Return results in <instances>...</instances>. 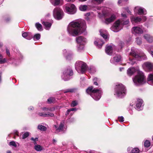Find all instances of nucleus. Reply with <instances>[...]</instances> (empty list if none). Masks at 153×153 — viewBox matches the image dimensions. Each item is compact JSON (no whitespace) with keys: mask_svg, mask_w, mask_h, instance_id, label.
<instances>
[{"mask_svg":"<svg viewBox=\"0 0 153 153\" xmlns=\"http://www.w3.org/2000/svg\"><path fill=\"white\" fill-rule=\"evenodd\" d=\"M142 20H143V22L145 21L146 19V18L145 16H142Z\"/></svg>","mask_w":153,"mask_h":153,"instance_id":"55","label":"nucleus"},{"mask_svg":"<svg viewBox=\"0 0 153 153\" xmlns=\"http://www.w3.org/2000/svg\"><path fill=\"white\" fill-rule=\"evenodd\" d=\"M75 68L79 73L83 74L87 69L86 64L84 62L81 61H78L75 64Z\"/></svg>","mask_w":153,"mask_h":153,"instance_id":"7","label":"nucleus"},{"mask_svg":"<svg viewBox=\"0 0 153 153\" xmlns=\"http://www.w3.org/2000/svg\"><path fill=\"white\" fill-rule=\"evenodd\" d=\"M53 15L55 19L57 20H60L63 16V13L60 8H56L53 10Z\"/></svg>","mask_w":153,"mask_h":153,"instance_id":"9","label":"nucleus"},{"mask_svg":"<svg viewBox=\"0 0 153 153\" xmlns=\"http://www.w3.org/2000/svg\"><path fill=\"white\" fill-rule=\"evenodd\" d=\"M46 113H39V115L40 116H43L45 117V114H46Z\"/></svg>","mask_w":153,"mask_h":153,"instance_id":"53","label":"nucleus"},{"mask_svg":"<svg viewBox=\"0 0 153 153\" xmlns=\"http://www.w3.org/2000/svg\"><path fill=\"white\" fill-rule=\"evenodd\" d=\"M133 80L136 85H140L145 82L146 78L142 71H138L137 75L133 78Z\"/></svg>","mask_w":153,"mask_h":153,"instance_id":"3","label":"nucleus"},{"mask_svg":"<svg viewBox=\"0 0 153 153\" xmlns=\"http://www.w3.org/2000/svg\"><path fill=\"white\" fill-rule=\"evenodd\" d=\"M132 31L133 33L136 34H141L143 33L142 29L138 27H135L132 28Z\"/></svg>","mask_w":153,"mask_h":153,"instance_id":"16","label":"nucleus"},{"mask_svg":"<svg viewBox=\"0 0 153 153\" xmlns=\"http://www.w3.org/2000/svg\"><path fill=\"white\" fill-rule=\"evenodd\" d=\"M67 2L72 1L73 2L75 0H65Z\"/></svg>","mask_w":153,"mask_h":153,"instance_id":"62","label":"nucleus"},{"mask_svg":"<svg viewBox=\"0 0 153 153\" xmlns=\"http://www.w3.org/2000/svg\"><path fill=\"white\" fill-rule=\"evenodd\" d=\"M98 79L96 77H95L93 79V81H97L98 80Z\"/></svg>","mask_w":153,"mask_h":153,"instance_id":"60","label":"nucleus"},{"mask_svg":"<svg viewBox=\"0 0 153 153\" xmlns=\"http://www.w3.org/2000/svg\"><path fill=\"white\" fill-rule=\"evenodd\" d=\"M63 126L64 123L62 122L60 123L58 128H57L56 126H55V127L56 128V131H57L60 132L63 131Z\"/></svg>","mask_w":153,"mask_h":153,"instance_id":"26","label":"nucleus"},{"mask_svg":"<svg viewBox=\"0 0 153 153\" xmlns=\"http://www.w3.org/2000/svg\"><path fill=\"white\" fill-rule=\"evenodd\" d=\"M134 11L139 15H145L146 13V10L144 8L138 6L135 7Z\"/></svg>","mask_w":153,"mask_h":153,"instance_id":"13","label":"nucleus"},{"mask_svg":"<svg viewBox=\"0 0 153 153\" xmlns=\"http://www.w3.org/2000/svg\"><path fill=\"white\" fill-rule=\"evenodd\" d=\"M29 109L30 110H33V108L32 106H31L29 108Z\"/></svg>","mask_w":153,"mask_h":153,"instance_id":"64","label":"nucleus"},{"mask_svg":"<svg viewBox=\"0 0 153 153\" xmlns=\"http://www.w3.org/2000/svg\"><path fill=\"white\" fill-rule=\"evenodd\" d=\"M102 14L105 17V20L103 22L107 25L113 22L116 18L115 14H111L108 11L102 12Z\"/></svg>","mask_w":153,"mask_h":153,"instance_id":"5","label":"nucleus"},{"mask_svg":"<svg viewBox=\"0 0 153 153\" xmlns=\"http://www.w3.org/2000/svg\"><path fill=\"white\" fill-rule=\"evenodd\" d=\"M70 111H70V109L68 110L65 113V115H68L69 114V113L70 112Z\"/></svg>","mask_w":153,"mask_h":153,"instance_id":"58","label":"nucleus"},{"mask_svg":"<svg viewBox=\"0 0 153 153\" xmlns=\"http://www.w3.org/2000/svg\"><path fill=\"white\" fill-rule=\"evenodd\" d=\"M55 100V98L53 97H51L48 100V102L50 103L54 102Z\"/></svg>","mask_w":153,"mask_h":153,"instance_id":"38","label":"nucleus"},{"mask_svg":"<svg viewBox=\"0 0 153 153\" xmlns=\"http://www.w3.org/2000/svg\"><path fill=\"white\" fill-rule=\"evenodd\" d=\"M143 102V100L140 99H138L136 101V109L138 111H140L143 109L142 105Z\"/></svg>","mask_w":153,"mask_h":153,"instance_id":"15","label":"nucleus"},{"mask_svg":"<svg viewBox=\"0 0 153 153\" xmlns=\"http://www.w3.org/2000/svg\"><path fill=\"white\" fill-rule=\"evenodd\" d=\"M75 89L74 88L68 89H67L66 91H65L64 93H66L68 92L72 93L74 92Z\"/></svg>","mask_w":153,"mask_h":153,"instance_id":"39","label":"nucleus"},{"mask_svg":"<svg viewBox=\"0 0 153 153\" xmlns=\"http://www.w3.org/2000/svg\"><path fill=\"white\" fill-rule=\"evenodd\" d=\"M144 39L149 43L152 42L153 38L152 36L148 34H146L144 36Z\"/></svg>","mask_w":153,"mask_h":153,"instance_id":"21","label":"nucleus"},{"mask_svg":"<svg viewBox=\"0 0 153 153\" xmlns=\"http://www.w3.org/2000/svg\"><path fill=\"white\" fill-rule=\"evenodd\" d=\"M36 27L39 30H42V25H41L38 23L36 24Z\"/></svg>","mask_w":153,"mask_h":153,"instance_id":"34","label":"nucleus"},{"mask_svg":"<svg viewBox=\"0 0 153 153\" xmlns=\"http://www.w3.org/2000/svg\"><path fill=\"white\" fill-rule=\"evenodd\" d=\"M78 104V102L76 101H73L72 102L71 104V106L75 107Z\"/></svg>","mask_w":153,"mask_h":153,"instance_id":"43","label":"nucleus"},{"mask_svg":"<svg viewBox=\"0 0 153 153\" xmlns=\"http://www.w3.org/2000/svg\"><path fill=\"white\" fill-rule=\"evenodd\" d=\"M29 135V134L28 132H26L25 133L22 135V139H25L27 137H28Z\"/></svg>","mask_w":153,"mask_h":153,"instance_id":"42","label":"nucleus"},{"mask_svg":"<svg viewBox=\"0 0 153 153\" xmlns=\"http://www.w3.org/2000/svg\"><path fill=\"white\" fill-rule=\"evenodd\" d=\"M42 24L45 26V28L46 30L50 29L51 25V24L48 22H43Z\"/></svg>","mask_w":153,"mask_h":153,"instance_id":"25","label":"nucleus"},{"mask_svg":"<svg viewBox=\"0 0 153 153\" xmlns=\"http://www.w3.org/2000/svg\"><path fill=\"white\" fill-rule=\"evenodd\" d=\"M10 146H14L15 147H16L17 146V145H16V143H15V142H14V141H12L10 142Z\"/></svg>","mask_w":153,"mask_h":153,"instance_id":"47","label":"nucleus"},{"mask_svg":"<svg viewBox=\"0 0 153 153\" xmlns=\"http://www.w3.org/2000/svg\"><path fill=\"white\" fill-rule=\"evenodd\" d=\"M104 0H92V1L99 4L101 3Z\"/></svg>","mask_w":153,"mask_h":153,"instance_id":"50","label":"nucleus"},{"mask_svg":"<svg viewBox=\"0 0 153 153\" xmlns=\"http://www.w3.org/2000/svg\"><path fill=\"white\" fill-rule=\"evenodd\" d=\"M130 64H131L132 65H134V63H135V59H129V62Z\"/></svg>","mask_w":153,"mask_h":153,"instance_id":"45","label":"nucleus"},{"mask_svg":"<svg viewBox=\"0 0 153 153\" xmlns=\"http://www.w3.org/2000/svg\"><path fill=\"white\" fill-rule=\"evenodd\" d=\"M130 54L136 58L140 57L144 59H145L146 58V55L143 53H140L139 55H138L134 51H133L132 49L131 50Z\"/></svg>","mask_w":153,"mask_h":153,"instance_id":"14","label":"nucleus"},{"mask_svg":"<svg viewBox=\"0 0 153 153\" xmlns=\"http://www.w3.org/2000/svg\"><path fill=\"white\" fill-rule=\"evenodd\" d=\"M60 0H50L52 4L54 6L59 5L60 3Z\"/></svg>","mask_w":153,"mask_h":153,"instance_id":"30","label":"nucleus"},{"mask_svg":"<svg viewBox=\"0 0 153 153\" xmlns=\"http://www.w3.org/2000/svg\"><path fill=\"white\" fill-rule=\"evenodd\" d=\"M43 110L46 111H53L55 109L54 108H43Z\"/></svg>","mask_w":153,"mask_h":153,"instance_id":"35","label":"nucleus"},{"mask_svg":"<svg viewBox=\"0 0 153 153\" xmlns=\"http://www.w3.org/2000/svg\"><path fill=\"white\" fill-rule=\"evenodd\" d=\"M105 52L108 54L111 55L112 52V47L111 46L107 45L105 48Z\"/></svg>","mask_w":153,"mask_h":153,"instance_id":"23","label":"nucleus"},{"mask_svg":"<svg viewBox=\"0 0 153 153\" xmlns=\"http://www.w3.org/2000/svg\"><path fill=\"white\" fill-rule=\"evenodd\" d=\"M87 9L88 6L86 5H81L79 7V9L82 11H86Z\"/></svg>","mask_w":153,"mask_h":153,"instance_id":"29","label":"nucleus"},{"mask_svg":"<svg viewBox=\"0 0 153 153\" xmlns=\"http://www.w3.org/2000/svg\"><path fill=\"white\" fill-rule=\"evenodd\" d=\"M67 30L69 33L73 36H76L83 32L81 25L78 22L73 21L69 24Z\"/></svg>","mask_w":153,"mask_h":153,"instance_id":"1","label":"nucleus"},{"mask_svg":"<svg viewBox=\"0 0 153 153\" xmlns=\"http://www.w3.org/2000/svg\"><path fill=\"white\" fill-rule=\"evenodd\" d=\"M45 117H53L54 116L53 114L49 112H48L47 113H46V114L44 115Z\"/></svg>","mask_w":153,"mask_h":153,"instance_id":"40","label":"nucleus"},{"mask_svg":"<svg viewBox=\"0 0 153 153\" xmlns=\"http://www.w3.org/2000/svg\"><path fill=\"white\" fill-rule=\"evenodd\" d=\"M128 0H119L118 3L119 4H124Z\"/></svg>","mask_w":153,"mask_h":153,"instance_id":"46","label":"nucleus"},{"mask_svg":"<svg viewBox=\"0 0 153 153\" xmlns=\"http://www.w3.org/2000/svg\"><path fill=\"white\" fill-rule=\"evenodd\" d=\"M118 120L119 122H123L124 121V118L123 116L119 117H118Z\"/></svg>","mask_w":153,"mask_h":153,"instance_id":"48","label":"nucleus"},{"mask_svg":"<svg viewBox=\"0 0 153 153\" xmlns=\"http://www.w3.org/2000/svg\"><path fill=\"white\" fill-rule=\"evenodd\" d=\"M92 86L89 87L86 90V92L89 94L95 100H99L101 97L102 91L101 89H93Z\"/></svg>","mask_w":153,"mask_h":153,"instance_id":"2","label":"nucleus"},{"mask_svg":"<svg viewBox=\"0 0 153 153\" xmlns=\"http://www.w3.org/2000/svg\"><path fill=\"white\" fill-rule=\"evenodd\" d=\"M64 11L69 14H74L76 12V9L74 5L72 4H67L64 6Z\"/></svg>","mask_w":153,"mask_h":153,"instance_id":"8","label":"nucleus"},{"mask_svg":"<svg viewBox=\"0 0 153 153\" xmlns=\"http://www.w3.org/2000/svg\"><path fill=\"white\" fill-rule=\"evenodd\" d=\"M142 66L144 69L146 71L150 72L152 70L153 68L152 64L149 62L144 63Z\"/></svg>","mask_w":153,"mask_h":153,"instance_id":"12","label":"nucleus"},{"mask_svg":"<svg viewBox=\"0 0 153 153\" xmlns=\"http://www.w3.org/2000/svg\"><path fill=\"white\" fill-rule=\"evenodd\" d=\"M34 148L35 150L38 152L41 151L44 149L42 146L39 145H35Z\"/></svg>","mask_w":153,"mask_h":153,"instance_id":"27","label":"nucleus"},{"mask_svg":"<svg viewBox=\"0 0 153 153\" xmlns=\"http://www.w3.org/2000/svg\"><path fill=\"white\" fill-rule=\"evenodd\" d=\"M94 81V85H98L97 83V82L96 81Z\"/></svg>","mask_w":153,"mask_h":153,"instance_id":"63","label":"nucleus"},{"mask_svg":"<svg viewBox=\"0 0 153 153\" xmlns=\"http://www.w3.org/2000/svg\"><path fill=\"white\" fill-rule=\"evenodd\" d=\"M123 12L126 11L129 14H130L131 13L130 11L129 10L128 8H123Z\"/></svg>","mask_w":153,"mask_h":153,"instance_id":"49","label":"nucleus"},{"mask_svg":"<svg viewBox=\"0 0 153 153\" xmlns=\"http://www.w3.org/2000/svg\"><path fill=\"white\" fill-rule=\"evenodd\" d=\"M40 35L39 34H35L33 37V39L34 40L36 39L38 40L40 38Z\"/></svg>","mask_w":153,"mask_h":153,"instance_id":"37","label":"nucleus"},{"mask_svg":"<svg viewBox=\"0 0 153 153\" xmlns=\"http://www.w3.org/2000/svg\"><path fill=\"white\" fill-rule=\"evenodd\" d=\"M7 59L6 58H3L2 55L0 54V64H3L6 62Z\"/></svg>","mask_w":153,"mask_h":153,"instance_id":"31","label":"nucleus"},{"mask_svg":"<svg viewBox=\"0 0 153 153\" xmlns=\"http://www.w3.org/2000/svg\"><path fill=\"white\" fill-rule=\"evenodd\" d=\"M132 148H131V147H128L127 149V150L128 151H129V152H130L132 150Z\"/></svg>","mask_w":153,"mask_h":153,"instance_id":"61","label":"nucleus"},{"mask_svg":"<svg viewBox=\"0 0 153 153\" xmlns=\"http://www.w3.org/2000/svg\"><path fill=\"white\" fill-rule=\"evenodd\" d=\"M31 140L33 141H37L38 140V138H34L33 137H32L31 138Z\"/></svg>","mask_w":153,"mask_h":153,"instance_id":"54","label":"nucleus"},{"mask_svg":"<svg viewBox=\"0 0 153 153\" xmlns=\"http://www.w3.org/2000/svg\"><path fill=\"white\" fill-rule=\"evenodd\" d=\"M129 23L128 19L124 21V20H119L116 21L111 27L112 30L114 32H117L122 28L123 25H126Z\"/></svg>","mask_w":153,"mask_h":153,"instance_id":"4","label":"nucleus"},{"mask_svg":"<svg viewBox=\"0 0 153 153\" xmlns=\"http://www.w3.org/2000/svg\"><path fill=\"white\" fill-rule=\"evenodd\" d=\"M121 15L124 18H125L127 17L126 15L125 14H123V13H121Z\"/></svg>","mask_w":153,"mask_h":153,"instance_id":"56","label":"nucleus"},{"mask_svg":"<svg viewBox=\"0 0 153 153\" xmlns=\"http://www.w3.org/2000/svg\"><path fill=\"white\" fill-rule=\"evenodd\" d=\"M6 52L7 55L8 56H10V53L9 51L7 49H6Z\"/></svg>","mask_w":153,"mask_h":153,"instance_id":"52","label":"nucleus"},{"mask_svg":"<svg viewBox=\"0 0 153 153\" xmlns=\"http://www.w3.org/2000/svg\"><path fill=\"white\" fill-rule=\"evenodd\" d=\"M22 36L24 38L27 37L26 39L30 40L33 38V35L30 32H25L22 34Z\"/></svg>","mask_w":153,"mask_h":153,"instance_id":"18","label":"nucleus"},{"mask_svg":"<svg viewBox=\"0 0 153 153\" xmlns=\"http://www.w3.org/2000/svg\"><path fill=\"white\" fill-rule=\"evenodd\" d=\"M148 83L150 85H152L153 84V74H151L149 75L147 78Z\"/></svg>","mask_w":153,"mask_h":153,"instance_id":"22","label":"nucleus"},{"mask_svg":"<svg viewBox=\"0 0 153 153\" xmlns=\"http://www.w3.org/2000/svg\"><path fill=\"white\" fill-rule=\"evenodd\" d=\"M38 128L41 131H45L47 129L46 128L42 125H39L38 127Z\"/></svg>","mask_w":153,"mask_h":153,"instance_id":"33","label":"nucleus"},{"mask_svg":"<svg viewBox=\"0 0 153 153\" xmlns=\"http://www.w3.org/2000/svg\"><path fill=\"white\" fill-rule=\"evenodd\" d=\"M147 49L148 52L151 54L152 56H153V52L152 51V47L150 46H147Z\"/></svg>","mask_w":153,"mask_h":153,"instance_id":"32","label":"nucleus"},{"mask_svg":"<svg viewBox=\"0 0 153 153\" xmlns=\"http://www.w3.org/2000/svg\"><path fill=\"white\" fill-rule=\"evenodd\" d=\"M139 152V149L137 148H135L131 150V152L132 153H138Z\"/></svg>","mask_w":153,"mask_h":153,"instance_id":"41","label":"nucleus"},{"mask_svg":"<svg viewBox=\"0 0 153 153\" xmlns=\"http://www.w3.org/2000/svg\"><path fill=\"white\" fill-rule=\"evenodd\" d=\"M137 44L138 45H140L142 43V41L140 39H139L138 38L136 39V41Z\"/></svg>","mask_w":153,"mask_h":153,"instance_id":"44","label":"nucleus"},{"mask_svg":"<svg viewBox=\"0 0 153 153\" xmlns=\"http://www.w3.org/2000/svg\"><path fill=\"white\" fill-rule=\"evenodd\" d=\"M56 140L54 139L53 140V143L54 145L56 144Z\"/></svg>","mask_w":153,"mask_h":153,"instance_id":"57","label":"nucleus"},{"mask_svg":"<svg viewBox=\"0 0 153 153\" xmlns=\"http://www.w3.org/2000/svg\"><path fill=\"white\" fill-rule=\"evenodd\" d=\"M73 74V71L71 69H67L64 71L62 77L64 80L67 81L69 79L70 76Z\"/></svg>","mask_w":153,"mask_h":153,"instance_id":"10","label":"nucleus"},{"mask_svg":"<svg viewBox=\"0 0 153 153\" xmlns=\"http://www.w3.org/2000/svg\"><path fill=\"white\" fill-rule=\"evenodd\" d=\"M76 41L78 45H82V48L79 47V49L81 50L83 49V45H84L86 42V39L82 36H79L76 38Z\"/></svg>","mask_w":153,"mask_h":153,"instance_id":"11","label":"nucleus"},{"mask_svg":"<svg viewBox=\"0 0 153 153\" xmlns=\"http://www.w3.org/2000/svg\"><path fill=\"white\" fill-rule=\"evenodd\" d=\"M96 71L95 69L94 68H92L89 70V72L91 73H94Z\"/></svg>","mask_w":153,"mask_h":153,"instance_id":"51","label":"nucleus"},{"mask_svg":"<svg viewBox=\"0 0 153 153\" xmlns=\"http://www.w3.org/2000/svg\"><path fill=\"white\" fill-rule=\"evenodd\" d=\"M70 111H76L77 109L76 108H72L71 109H70Z\"/></svg>","mask_w":153,"mask_h":153,"instance_id":"59","label":"nucleus"},{"mask_svg":"<svg viewBox=\"0 0 153 153\" xmlns=\"http://www.w3.org/2000/svg\"><path fill=\"white\" fill-rule=\"evenodd\" d=\"M136 71V70L134 68H129L127 70V74L129 76H131Z\"/></svg>","mask_w":153,"mask_h":153,"instance_id":"24","label":"nucleus"},{"mask_svg":"<svg viewBox=\"0 0 153 153\" xmlns=\"http://www.w3.org/2000/svg\"><path fill=\"white\" fill-rule=\"evenodd\" d=\"M121 56L119 55H117L114 57V60H111V63L114 64L115 62H118L121 61Z\"/></svg>","mask_w":153,"mask_h":153,"instance_id":"17","label":"nucleus"},{"mask_svg":"<svg viewBox=\"0 0 153 153\" xmlns=\"http://www.w3.org/2000/svg\"><path fill=\"white\" fill-rule=\"evenodd\" d=\"M104 43V42L100 40V42L99 41L97 42V41H95L94 42L95 45H96L98 48H101Z\"/></svg>","mask_w":153,"mask_h":153,"instance_id":"28","label":"nucleus"},{"mask_svg":"<svg viewBox=\"0 0 153 153\" xmlns=\"http://www.w3.org/2000/svg\"><path fill=\"white\" fill-rule=\"evenodd\" d=\"M100 35L105 39H107L108 38L107 32L106 30H100Z\"/></svg>","mask_w":153,"mask_h":153,"instance_id":"20","label":"nucleus"},{"mask_svg":"<svg viewBox=\"0 0 153 153\" xmlns=\"http://www.w3.org/2000/svg\"><path fill=\"white\" fill-rule=\"evenodd\" d=\"M144 146L146 147H148L150 146V143L149 141L146 140L144 142Z\"/></svg>","mask_w":153,"mask_h":153,"instance_id":"36","label":"nucleus"},{"mask_svg":"<svg viewBox=\"0 0 153 153\" xmlns=\"http://www.w3.org/2000/svg\"><path fill=\"white\" fill-rule=\"evenodd\" d=\"M115 95L118 97L122 98L126 93V89L124 86L122 84H117L115 88Z\"/></svg>","mask_w":153,"mask_h":153,"instance_id":"6","label":"nucleus"},{"mask_svg":"<svg viewBox=\"0 0 153 153\" xmlns=\"http://www.w3.org/2000/svg\"><path fill=\"white\" fill-rule=\"evenodd\" d=\"M131 20L132 23H137L140 22L142 20V19L139 17L132 16L131 17Z\"/></svg>","mask_w":153,"mask_h":153,"instance_id":"19","label":"nucleus"}]
</instances>
